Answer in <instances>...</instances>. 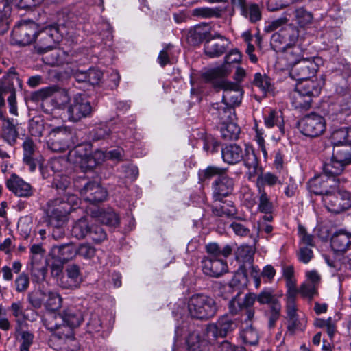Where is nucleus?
<instances>
[{
    "label": "nucleus",
    "mask_w": 351,
    "mask_h": 351,
    "mask_svg": "<svg viewBox=\"0 0 351 351\" xmlns=\"http://www.w3.org/2000/svg\"><path fill=\"white\" fill-rule=\"evenodd\" d=\"M43 322L46 328L53 332L49 343L54 350L62 349L67 340L73 339V328L64 322L60 314L48 312L44 315Z\"/></svg>",
    "instance_id": "1"
},
{
    "label": "nucleus",
    "mask_w": 351,
    "mask_h": 351,
    "mask_svg": "<svg viewBox=\"0 0 351 351\" xmlns=\"http://www.w3.org/2000/svg\"><path fill=\"white\" fill-rule=\"evenodd\" d=\"M188 311L191 317L204 320L217 314L218 306L212 297L203 293H197L189 298Z\"/></svg>",
    "instance_id": "2"
},
{
    "label": "nucleus",
    "mask_w": 351,
    "mask_h": 351,
    "mask_svg": "<svg viewBox=\"0 0 351 351\" xmlns=\"http://www.w3.org/2000/svg\"><path fill=\"white\" fill-rule=\"evenodd\" d=\"M79 202L77 195L69 193L50 201L47 208L49 221L56 224L58 221H66L67 215L77 208Z\"/></svg>",
    "instance_id": "3"
},
{
    "label": "nucleus",
    "mask_w": 351,
    "mask_h": 351,
    "mask_svg": "<svg viewBox=\"0 0 351 351\" xmlns=\"http://www.w3.org/2000/svg\"><path fill=\"white\" fill-rule=\"evenodd\" d=\"M62 36L58 28L55 25H50L37 31L34 40V48L38 53H47L56 47L61 40Z\"/></svg>",
    "instance_id": "4"
},
{
    "label": "nucleus",
    "mask_w": 351,
    "mask_h": 351,
    "mask_svg": "<svg viewBox=\"0 0 351 351\" xmlns=\"http://www.w3.org/2000/svg\"><path fill=\"white\" fill-rule=\"evenodd\" d=\"M322 201L326 208L330 212L339 213L351 206V194L340 189L338 184L337 190L332 189L328 193L322 197Z\"/></svg>",
    "instance_id": "5"
},
{
    "label": "nucleus",
    "mask_w": 351,
    "mask_h": 351,
    "mask_svg": "<svg viewBox=\"0 0 351 351\" xmlns=\"http://www.w3.org/2000/svg\"><path fill=\"white\" fill-rule=\"evenodd\" d=\"M68 119L77 122L89 117L93 112V108L86 97L81 93L75 94L67 108Z\"/></svg>",
    "instance_id": "6"
},
{
    "label": "nucleus",
    "mask_w": 351,
    "mask_h": 351,
    "mask_svg": "<svg viewBox=\"0 0 351 351\" xmlns=\"http://www.w3.org/2000/svg\"><path fill=\"white\" fill-rule=\"evenodd\" d=\"M298 125L302 134L311 138L322 135L326 127L325 119L317 113L305 116L298 121Z\"/></svg>",
    "instance_id": "7"
},
{
    "label": "nucleus",
    "mask_w": 351,
    "mask_h": 351,
    "mask_svg": "<svg viewBox=\"0 0 351 351\" xmlns=\"http://www.w3.org/2000/svg\"><path fill=\"white\" fill-rule=\"evenodd\" d=\"M38 28L33 21H21L12 30L11 43L20 46L29 45L34 42Z\"/></svg>",
    "instance_id": "8"
},
{
    "label": "nucleus",
    "mask_w": 351,
    "mask_h": 351,
    "mask_svg": "<svg viewBox=\"0 0 351 351\" xmlns=\"http://www.w3.org/2000/svg\"><path fill=\"white\" fill-rule=\"evenodd\" d=\"M241 60V53L237 49H234L225 57V63L219 66L204 71L201 77L206 82H214L215 80L228 75L230 69L229 65L238 63Z\"/></svg>",
    "instance_id": "9"
},
{
    "label": "nucleus",
    "mask_w": 351,
    "mask_h": 351,
    "mask_svg": "<svg viewBox=\"0 0 351 351\" xmlns=\"http://www.w3.org/2000/svg\"><path fill=\"white\" fill-rule=\"evenodd\" d=\"M72 134L66 126L53 128L49 133L47 145L53 152H62L69 149Z\"/></svg>",
    "instance_id": "10"
},
{
    "label": "nucleus",
    "mask_w": 351,
    "mask_h": 351,
    "mask_svg": "<svg viewBox=\"0 0 351 351\" xmlns=\"http://www.w3.org/2000/svg\"><path fill=\"white\" fill-rule=\"evenodd\" d=\"M298 30L293 25H288L274 33L271 38V45L276 51H281L295 44L298 38Z\"/></svg>",
    "instance_id": "11"
},
{
    "label": "nucleus",
    "mask_w": 351,
    "mask_h": 351,
    "mask_svg": "<svg viewBox=\"0 0 351 351\" xmlns=\"http://www.w3.org/2000/svg\"><path fill=\"white\" fill-rule=\"evenodd\" d=\"M341 180L328 177L323 173L315 176L308 183L309 191L315 194L324 197L326 193H329L332 189L337 190L338 184H340Z\"/></svg>",
    "instance_id": "12"
},
{
    "label": "nucleus",
    "mask_w": 351,
    "mask_h": 351,
    "mask_svg": "<svg viewBox=\"0 0 351 351\" xmlns=\"http://www.w3.org/2000/svg\"><path fill=\"white\" fill-rule=\"evenodd\" d=\"M230 44V40L224 36L215 33L206 39L204 44V53L211 58L219 57L226 51Z\"/></svg>",
    "instance_id": "13"
},
{
    "label": "nucleus",
    "mask_w": 351,
    "mask_h": 351,
    "mask_svg": "<svg viewBox=\"0 0 351 351\" xmlns=\"http://www.w3.org/2000/svg\"><path fill=\"white\" fill-rule=\"evenodd\" d=\"M291 66L290 76L297 81L309 79L317 70V64L312 58H302Z\"/></svg>",
    "instance_id": "14"
},
{
    "label": "nucleus",
    "mask_w": 351,
    "mask_h": 351,
    "mask_svg": "<svg viewBox=\"0 0 351 351\" xmlns=\"http://www.w3.org/2000/svg\"><path fill=\"white\" fill-rule=\"evenodd\" d=\"M82 280L79 266L71 265L66 267L64 274L60 278L58 285L62 289H75L80 287Z\"/></svg>",
    "instance_id": "15"
},
{
    "label": "nucleus",
    "mask_w": 351,
    "mask_h": 351,
    "mask_svg": "<svg viewBox=\"0 0 351 351\" xmlns=\"http://www.w3.org/2000/svg\"><path fill=\"white\" fill-rule=\"evenodd\" d=\"M218 86L223 90V101L227 102L232 107L241 103L242 93L240 86L237 83L221 80L218 83Z\"/></svg>",
    "instance_id": "16"
},
{
    "label": "nucleus",
    "mask_w": 351,
    "mask_h": 351,
    "mask_svg": "<svg viewBox=\"0 0 351 351\" xmlns=\"http://www.w3.org/2000/svg\"><path fill=\"white\" fill-rule=\"evenodd\" d=\"M234 180L226 174L217 178L212 184L213 198L221 202L232 193L234 189Z\"/></svg>",
    "instance_id": "17"
},
{
    "label": "nucleus",
    "mask_w": 351,
    "mask_h": 351,
    "mask_svg": "<svg viewBox=\"0 0 351 351\" xmlns=\"http://www.w3.org/2000/svg\"><path fill=\"white\" fill-rule=\"evenodd\" d=\"M237 326V324L236 322L229 318L227 315H224L219 317L217 322L208 324L206 330L208 335L214 337H223L234 330Z\"/></svg>",
    "instance_id": "18"
},
{
    "label": "nucleus",
    "mask_w": 351,
    "mask_h": 351,
    "mask_svg": "<svg viewBox=\"0 0 351 351\" xmlns=\"http://www.w3.org/2000/svg\"><path fill=\"white\" fill-rule=\"evenodd\" d=\"M83 198L92 204L104 201L107 197V191L98 182H89L81 190Z\"/></svg>",
    "instance_id": "19"
},
{
    "label": "nucleus",
    "mask_w": 351,
    "mask_h": 351,
    "mask_svg": "<svg viewBox=\"0 0 351 351\" xmlns=\"http://www.w3.org/2000/svg\"><path fill=\"white\" fill-rule=\"evenodd\" d=\"M242 160L247 169L246 176L248 180H252L263 171L253 147L250 146L245 147Z\"/></svg>",
    "instance_id": "20"
},
{
    "label": "nucleus",
    "mask_w": 351,
    "mask_h": 351,
    "mask_svg": "<svg viewBox=\"0 0 351 351\" xmlns=\"http://www.w3.org/2000/svg\"><path fill=\"white\" fill-rule=\"evenodd\" d=\"M8 189L16 195L22 197H29L33 195L32 186L16 174H12L7 180Z\"/></svg>",
    "instance_id": "21"
},
{
    "label": "nucleus",
    "mask_w": 351,
    "mask_h": 351,
    "mask_svg": "<svg viewBox=\"0 0 351 351\" xmlns=\"http://www.w3.org/2000/svg\"><path fill=\"white\" fill-rule=\"evenodd\" d=\"M255 300L256 295L254 293H249L241 298V291H238L228 303L229 312L232 315H237L245 308L253 306Z\"/></svg>",
    "instance_id": "22"
},
{
    "label": "nucleus",
    "mask_w": 351,
    "mask_h": 351,
    "mask_svg": "<svg viewBox=\"0 0 351 351\" xmlns=\"http://www.w3.org/2000/svg\"><path fill=\"white\" fill-rule=\"evenodd\" d=\"M203 272L209 276L218 278L227 272L228 265L224 258L203 259Z\"/></svg>",
    "instance_id": "23"
},
{
    "label": "nucleus",
    "mask_w": 351,
    "mask_h": 351,
    "mask_svg": "<svg viewBox=\"0 0 351 351\" xmlns=\"http://www.w3.org/2000/svg\"><path fill=\"white\" fill-rule=\"evenodd\" d=\"M8 310L12 315L15 318L16 322V331L19 332L27 326V321L34 320V313H32V319L28 314L25 313L24 308V304L22 301H16L12 302Z\"/></svg>",
    "instance_id": "24"
},
{
    "label": "nucleus",
    "mask_w": 351,
    "mask_h": 351,
    "mask_svg": "<svg viewBox=\"0 0 351 351\" xmlns=\"http://www.w3.org/2000/svg\"><path fill=\"white\" fill-rule=\"evenodd\" d=\"M211 114L218 119L220 123H226L230 121H234V108L230 106L227 102L221 101L215 103L210 108Z\"/></svg>",
    "instance_id": "25"
},
{
    "label": "nucleus",
    "mask_w": 351,
    "mask_h": 351,
    "mask_svg": "<svg viewBox=\"0 0 351 351\" xmlns=\"http://www.w3.org/2000/svg\"><path fill=\"white\" fill-rule=\"evenodd\" d=\"M221 155L223 161L230 165L239 162L243 158L242 148L236 144H231L223 148Z\"/></svg>",
    "instance_id": "26"
},
{
    "label": "nucleus",
    "mask_w": 351,
    "mask_h": 351,
    "mask_svg": "<svg viewBox=\"0 0 351 351\" xmlns=\"http://www.w3.org/2000/svg\"><path fill=\"white\" fill-rule=\"evenodd\" d=\"M207 256L203 259L226 258L232 252V247L226 245L221 247L217 243H209L206 245Z\"/></svg>",
    "instance_id": "27"
},
{
    "label": "nucleus",
    "mask_w": 351,
    "mask_h": 351,
    "mask_svg": "<svg viewBox=\"0 0 351 351\" xmlns=\"http://www.w3.org/2000/svg\"><path fill=\"white\" fill-rule=\"evenodd\" d=\"M295 88L305 96H310L312 99L317 97L321 91L319 83L310 79L299 81Z\"/></svg>",
    "instance_id": "28"
},
{
    "label": "nucleus",
    "mask_w": 351,
    "mask_h": 351,
    "mask_svg": "<svg viewBox=\"0 0 351 351\" xmlns=\"http://www.w3.org/2000/svg\"><path fill=\"white\" fill-rule=\"evenodd\" d=\"M44 62L52 66H60L71 62V57L68 53L57 49L43 58Z\"/></svg>",
    "instance_id": "29"
},
{
    "label": "nucleus",
    "mask_w": 351,
    "mask_h": 351,
    "mask_svg": "<svg viewBox=\"0 0 351 351\" xmlns=\"http://www.w3.org/2000/svg\"><path fill=\"white\" fill-rule=\"evenodd\" d=\"M236 260L241 263V269H247L253 263L254 250L252 247L247 245H241L234 252Z\"/></svg>",
    "instance_id": "30"
},
{
    "label": "nucleus",
    "mask_w": 351,
    "mask_h": 351,
    "mask_svg": "<svg viewBox=\"0 0 351 351\" xmlns=\"http://www.w3.org/2000/svg\"><path fill=\"white\" fill-rule=\"evenodd\" d=\"M345 167H346V165L339 162L333 156H332L330 161L328 162H326L324 165L323 174L327 176L328 177L341 180L340 182V184H341L342 183H344L346 181V179L339 177L341 174V173L343 171Z\"/></svg>",
    "instance_id": "31"
},
{
    "label": "nucleus",
    "mask_w": 351,
    "mask_h": 351,
    "mask_svg": "<svg viewBox=\"0 0 351 351\" xmlns=\"http://www.w3.org/2000/svg\"><path fill=\"white\" fill-rule=\"evenodd\" d=\"M23 162L28 165L31 172L36 170L37 164L35 160L36 147L32 139L27 138L23 143Z\"/></svg>",
    "instance_id": "32"
},
{
    "label": "nucleus",
    "mask_w": 351,
    "mask_h": 351,
    "mask_svg": "<svg viewBox=\"0 0 351 351\" xmlns=\"http://www.w3.org/2000/svg\"><path fill=\"white\" fill-rule=\"evenodd\" d=\"M77 249L71 243L62 245H55L51 249V254L60 261H67L73 258L77 254Z\"/></svg>",
    "instance_id": "33"
},
{
    "label": "nucleus",
    "mask_w": 351,
    "mask_h": 351,
    "mask_svg": "<svg viewBox=\"0 0 351 351\" xmlns=\"http://www.w3.org/2000/svg\"><path fill=\"white\" fill-rule=\"evenodd\" d=\"M64 322L72 328H76L83 321V316L80 311L74 306H70L64 309L60 314Z\"/></svg>",
    "instance_id": "34"
},
{
    "label": "nucleus",
    "mask_w": 351,
    "mask_h": 351,
    "mask_svg": "<svg viewBox=\"0 0 351 351\" xmlns=\"http://www.w3.org/2000/svg\"><path fill=\"white\" fill-rule=\"evenodd\" d=\"M351 236L343 232L334 234L331 239V246L335 251L345 252L350 247Z\"/></svg>",
    "instance_id": "35"
},
{
    "label": "nucleus",
    "mask_w": 351,
    "mask_h": 351,
    "mask_svg": "<svg viewBox=\"0 0 351 351\" xmlns=\"http://www.w3.org/2000/svg\"><path fill=\"white\" fill-rule=\"evenodd\" d=\"M1 136L3 139L11 146L16 143L19 138V132L12 121L2 123Z\"/></svg>",
    "instance_id": "36"
},
{
    "label": "nucleus",
    "mask_w": 351,
    "mask_h": 351,
    "mask_svg": "<svg viewBox=\"0 0 351 351\" xmlns=\"http://www.w3.org/2000/svg\"><path fill=\"white\" fill-rule=\"evenodd\" d=\"M280 112L270 110L267 115L265 117L264 123L266 127L272 128L275 125L278 129L279 136L285 133L284 120Z\"/></svg>",
    "instance_id": "37"
},
{
    "label": "nucleus",
    "mask_w": 351,
    "mask_h": 351,
    "mask_svg": "<svg viewBox=\"0 0 351 351\" xmlns=\"http://www.w3.org/2000/svg\"><path fill=\"white\" fill-rule=\"evenodd\" d=\"M298 294V291L286 292L285 295V309L286 313V318L299 316L298 307L296 303V298Z\"/></svg>",
    "instance_id": "38"
},
{
    "label": "nucleus",
    "mask_w": 351,
    "mask_h": 351,
    "mask_svg": "<svg viewBox=\"0 0 351 351\" xmlns=\"http://www.w3.org/2000/svg\"><path fill=\"white\" fill-rule=\"evenodd\" d=\"M93 217H91V221H90L87 217H82L77 220L73 225L72 228V234L77 239H84L86 236L88 235L90 223L93 219Z\"/></svg>",
    "instance_id": "39"
},
{
    "label": "nucleus",
    "mask_w": 351,
    "mask_h": 351,
    "mask_svg": "<svg viewBox=\"0 0 351 351\" xmlns=\"http://www.w3.org/2000/svg\"><path fill=\"white\" fill-rule=\"evenodd\" d=\"M290 100L293 108L304 110L308 109L313 101L310 96H305L295 88L290 93Z\"/></svg>",
    "instance_id": "40"
},
{
    "label": "nucleus",
    "mask_w": 351,
    "mask_h": 351,
    "mask_svg": "<svg viewBox=\"0 0 351 351\" xmlns=\"http://www.w3.org/2000/svg\"><path fill=\"white\" fill-rule=\"evenodd\" d=\"M257 209L265 214H271L274 210L273 202L265 189H258Z\"/></svg>",
    "instance_id": "41"
},
{
    "label": "nucleus",
    "mask_w": 351,
    "mask_h": 351,
    "mask_svg": "<svg viewBox=\"0 0 351 351\" xmlns=\"http://www.w3.org/2000/svg\"><path fill=\"white\" fill-rule=\"evenodd\" d=\"M221 134L222 138L226 141L237 140L240 134V128L234 121L221 123Z\"/></svg>",
    "instance_id": "42"
},
{
    "label": "nucleus",
    "mask_w": 351,
    "mask_h": 351,
    "mask_svg": "<svg viewBox=\"0 0 351 351\" xmlns=\"http://www.w3.org/2000/svg\"><path fill=\"white\" fill-rule=\"evenodd\" d=\"M283 52V58L287 61V66H291L293 64L298 63L302 60V49L295 44L282 50Z\"/></svg>",
    "instance_id": "43"
},
{
    "label": "nucleus",
    "mask_w": 351,
    "mask_h": 351,
    "mask_svg": "<svg viewBox=\"0 0 351 351\" xmlns=\"http://www.w3.org/2000/svg\"><path fill=\"white\" fill-rule=\"evenodd\" d=\"M294 21L300 27H307L313 23V14L300 7L293 11Z\"/></svg>",
    "instance_id": "44"
},
{
    "label": "nucleus",
    "mask_w": 351,
    "mask_h": 351,
    "mask_svg": "<svg viewBox=\"0 0 351 351\" xmlns=\"http://www.w3.org/2000/svg\"><path fill=\"white\" fill-rule=\"evenodd\" d=\"M256 187L258 189H265V186H269L270 187L274 186L276 184H280L281 182L279 180V178L271 173L266 172L263 173V171L258 176H256Z\"/></svg>",
    "instance_id": "45"
},
{
    "label": "nucleus",
    "mask_w": 351,
    "mask_h": 351,
    "mask_svg": "<svg viewBox=\"0 0 351 351\" xmlns=\"http://www.w3.org/2000/svg\"><path fill=\"white\" fill-rule=\"evenodd\" d=\"M331 138L335 147L351 143V128L344 127L335 130L332 134Z\"/></svg>",
    "instance_id": "46"
},
{
    "label": "nucleus",
    "mask_w": 351,
    "mask_h": 351,
    "mask_svg": "<svg viewBox=\"0 0 351 351\" xmlns=\"http://www.w3.org/2000/svg\"><path fill=\"white\" fill-rule=\"evenodd\" d=\"M62 298L58 292L54 291H45V306L49 312L59 309L62 306Z\"/></svg>",
    "instance_id": "47"
},
{
    "label": "nucleus",
    "mask_w": 351,
    "mask_h": 351,
    "mask_svg": "<svg viewBox=\"0 0 351 351\" xmlns=\"http://www.w3.org/2000/svg\"><path fill=\"white\" fill-rule=\"evenodd\" d=\"M72 97L65 89L58 88L52 99L53 106L58 109H66L71 103Z\"/></svg>",
    "instance_id": "48"
},
{
    "label": "nucleus",
    "mask_w": 351,
    "mask_h": 351,
    "mask_svg": "<svg viewBox=\"0 0 351 351\" xmlns=\"http://www.w3.org/2000/svg\"><path fill=\"white\" fill-rule=\"evenodd\" d=\"M225 174V170L216 166H208L198 172V178L200 182H205L217 176L221 177Z\"/></svg>",
    "instance_id": "49"
},
{
    "label": "nucleus",
    "mask_w": 351,
    "mask_h": 351,
    "mask_svg": "<svg viewBox=\"0 0 351 351\" xmlns=\"http://www.w3.org/2000/svg\"><path fill=\"white\" fill-rule=\"evenodd\" d=\"M101 223L112 227H117L119 224V217L113 210L100 212L99 215H95Z\"/></svg>",
    "instance_id": "50"
},
{
    "label": "nucleus",
    "mask_w": 351,
    "mask_h": 351,
    "mask_svg": "<svg viewBox=\"0 0 351 351\" xmlns=\"http://www.w3.org/2000/svg\"><path fill=\"white\" fill-rule=\"evenodd\" d=\"M256 300L260 304H268L269 307L273 306L276 302H280L279 300L274 294V291L270 289L262 290L258 295H256Z\"/></svg>",
    "instance_id": "51"
},
{
    "label": "nucleus",
    "mask_w": 351,
    "mask_h": 351,
    "mask_svg": "<svg viewBox=\"0 0 351 351\" xmlns=\"http://www.w3.org/2000/svg\"><path fill=\"white\" fill-rule=\"evenodd\" d=\"M332 156L344 165L351 164V147L347 145L334 149Z\"/></svg>",
    "instance_id": "52"
},
{
    "label": "nucleus",
    "mask_w": 351,
    "mask_h": 351,
    "mask_svg": "<svg viewBox=\"0 0 351 351\" xmlns=\"http://www.w3.org/2000/svg\"><path fill=\"white\" fill-rule=\"evenodd\" d=\"M241 10L242 14L248 18L252 23H255L261 19V12L257 4H245Z\"/></svg>",
    "instance_id": "53"
},
{
    "label": "nucleus",
    "mask_w": 351,
    "mask_h": 351,
    "mask_svg": "<svg viewBox=\"0 0 351 351\" xmlns=\"http://www.w3.org/2000/svg\"><path fill=\"white\" fill-rule=\"evenodd\" d=\"M241 271L237 272L230 282V287L235 291H241V289L247 286V278L246 276L247 269H241Z\"/></svg>",
    "instance_id": "54"
},
{
    "label": "nucleus",
    "mask_w": 351,
    "mask_h": 351,
    "mask_svg": "<svg viewBox=\"0 0 351 351\" xmlns=\"http://www.w3.org/2000/svg\"><path fill=\"white\" fill-rule=\"evenodd\" d=\"M282 275L286 281V292L298 291L296 280L294 278V269L292 266H286L282 269Z\"/></svg>",
    "instance_id": "55"
},
{
    "label": "nucleus",
    "mask_w": 351,
    "mask_h": 351,
    "mask_svg": "<svg viewBox=\"0 0 351 351\" xmlns=\"http://www.w3.org/2000/svg\"><path fill=\"white\" fill-rule=\"evenodd\" d=\"M213 213L219 217H235L237 214V210L234 205L228 202L223 203L219 207H214Z\"/></svg>",
    "instance_id": "56"
},
{
    "label": "nucleus",
    "mask_w": 351,
    "mask_h": 351,
    "mask_svg": "<svg viewBox=\"0 0 351 351\" xmlns=\"http://www.w3.org/2000/svg\"><path fill=\"white\" fill-rule=\"evenodd\" d=\"M19 335L20 351H29L34 341V335L27 330L22 329L17 332Z\"/></svg>",
    "instance_id": "57"
},
{
    "label": "nucleus",
    "mask_w": 351,
    "mask_h": 351,
    "mask_svg": "<svg viewBox=\"0 0 351 351\" xmlns=\"http://www.w3.org/2000/svg\"><path fill=\"white\" fill-rule=\"evenodd\" d=\"M281 308L282 306L280 302H276L273 306L269 307L266 315L268 318V326L270 328L276 326V323L280 316Z\"/></svg>",
    "instance_id": "58"
},
{
    "label": "nucleus",
    "mask_w": 351,
    "mask_h": 351,
    "mask_svg": "<svg viewBox=\"0 0 351 351\" xmlns=\"http://www.w3.org/2000/svg\"><path fill=\"white\" fill-rule=\"evenodd\" d=\"M253 84L258 87L263 93L271 90L270 79L265 75L257 73L254 75Z\"/></svg>",
    "instance_id": "59"
},
{
    "label": "nucleus",
    "mask_w": 351,
    "mask_h": 351,
    "mask_svg": "<svg viewBox=\"0 0 351 351\" xmlns=\"http://www.w3.org/2000/svg\"><path fill=\"white\" fill-rule=\"evenodd\" d=\"M30 253L32 269H36L43 257L45 250L42 247L41 245L34 244L30 247Z\"/></svg>",
    "instance_id": "60"
},
{
    "label": "nucleus",
    "mask_w": 351,
    "mask_h": 351,
    "mask_svg": "<svg viewBox=\"0 0 351 351\" xmlns=\"http://www.w3.org/2000/svg\"><path fill=\"white\" fill-rule=\"evenodd\" d=\"M45 291L37 290L32 291L28 295L29 302L36 308H39L43 304L45 305Z\"/></svg>",
    "instance_id": "61"
},
{
    "label": "nucleus",
    "mask_w": 351,
    "mask_h": 351,
    "mask_svg": "<svg viewBox=\"0 0 351 351\" xmlns=\"http://www.w3.org/2000/svg\"><path fill=\"white\" fill-rule=\"evenodd\" d=\"M317 287L314 285V284L310 283V282H304L300 285L298 291V293H300L303 298L311 300L317 295Z\"/></svg>",
    "instance_id": "62"
},
{
    "label": "nucleus",
    "mask_w": 351,
    "mask_h": 351,
    "mask_svg": "<svg viewBox=\"0 0 351 351\" xmlns=\"http://www.w3.org/2000/svg\"><path fill=\"white\" fill-rule=\"evenodd\" d=\"M4 78L6 81L8 82L13 90H16V88H22V81L19 78L14 68H10L8 70Z\"/></svg>",
    "instance_id": "63"
},
{
    "label": "nucleus",
    "mask_w": 351,
    "mask_h": 351,
    "mask_svg": "<svg viewBox=\"0 0 351 351\" xmlns=\"http://www.w3.org/2000/svg\"><path fill=\"white\" fill-rule=\"evenodd\" d=\"M67 161L63 158H54L49 160L46 168L48 171H51L54 174L62 171L64 165Z\"/></svg>",
    "instance_id": "64"
}]
</instances>
